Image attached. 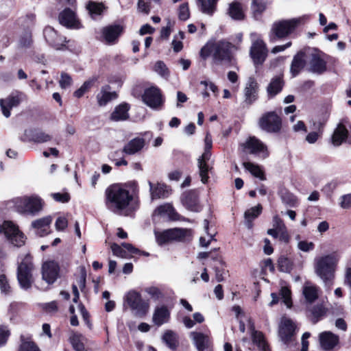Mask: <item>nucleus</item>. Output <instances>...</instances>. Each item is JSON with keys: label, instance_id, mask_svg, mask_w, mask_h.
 I'll list each match as a JSON object with an SVG mask.
<instances>
[{"label": "nucleus", "instance_id": "aec40b11", "mask_svg": "<svg viewBox=\"0 0 351 351\" xmlns=\"http://www.w3.org/2000/svg\"><path fill=\"white\" fill-rule=\"evenodd\" d=\"M295 328L296 326L295 324L290 319L283 317L281 319L279 327V336L285 343H287L289 341H291Z\"/></svg>", "mask_w": 351, "mask_h": 351}, {"label": "nucleus", "instance_id": "9d476101", "mask_svg": "<svg viewBox=\"0 0 351 351\" xmlns=\"http://www.w3.org/2000/svg\"><path fill=\"white\" fill-rule=\"evenodd\" d=\"M250 39L252 41L250 50L251 58L255 64H262L267 55L266 44L261 36L255 32L250 34Z\"/></svg>", "mask_w": 351, "mask_h": 351}, {"label": "nucleus", "instance_id": "cd10ccee", "mask_svg": "<svg viewBox=\"0 0 351 351\" xmlns=\"http://www.w3.org/2000/svg\"><path fill=\"white\" fill-rule=\"evenodd\" d=\"M123 27L119 25L106 27L102 30L103 37L106 43H112L120 36Z\"/></svg>", "mask_w": 351, "mask_h": 351}, {"label": "nucleus", "instance_id": "338daca9", "mask_svg": "<svg viewBox=\"0 0 351 351\" xmlns=\"http://www.w3.org/2000/svg\"><path fill=\"white\" fill-rule=\"evenodd\" d=\"M91 84V82H85L80 88H78L74 92V96L77 98L82 97L84 95V93L90 88Z\"/></svg>", "mask_w": 351, "mask_h": 351}, {"label": "nucleus", "instance_id": "37998d69", "mask_svg": "<svg viewBox=\"0 0 351 351\" xmlns=\"http://www.w3.org/2000/svg\"><path fill=\"white\" fill-rule=\"evenodd\" d=\"M282 82L280 77L273 79L267 86V93L269 96L274 97L281 91Z\"/></svg>", "mask_w": 351, "mask_h": 351}, {"label": "nucleus", "instance_id": "f704fd0d", "mask_svg": "<svg viewBox=\"0 0 351 351\" xmlns=\"http://www.w3.org/2000/svg\"><path fill=\"white\" fill-rule=\"evenodd\" d=\"M348 132L343 124H339L333 132L332 143L335 146H339L348 138Z\"/></svg>", "mask_w": 351, "mask_h": 351}, {"label": "nucleus", "instance_id": "79ce46f5", "mask_svg": "<svg viewBox=\"0 0 351 351\" xmlns=\"http://www.w3.org/2000/svg\"><path fill=\"white\" fill-rule=\"evenodd\" d=\"M310 311L313 317V322L316 323L321 317H324L326 314L328 308L324 303H320L313 306Z\"/></svg>", "mask_w": 351, "mask_h": 351}, {"label": "nucleus", "instance_id": "4468645a", "mask_svg": "<svg viewBox=\"0 0 351 351\" xmlns=\"http://www.w3.org/2000/svg\"><path fill=\"white\" fill-rule=\"evenodd\" d=\"M318 341L321 349L324 351H335L339 348V337L331 331L320 332L318 335Z\"/></svg>", "mask_w": 351, "mask_h": 351}, {"label": "nucleus", "instance_id": "ddd939ff", "mask_svg": "<svg viewBox=\"0 0 351 351\" xmlns=\"http://www.w3.org/2000/svg\"><path fill=\"white\" fill-rule=\"evenodd\" d=\"M259 127L270 133L278 132L281 129V119L274 112L264 114L258 121Z\"/></svg>", "mask_w": 351, "mask_h": 351}, {"label": "nucleus", "instance_id": "8fccbe9b", "mask_svg": "<svg viewBox=\"0 0 351 351\" xmlns=\"http://www.w3.org/2000/svg\"><path fill=\"white\" fill-rule=\"evenodd\" d=\"M154 70L156 73L160 75L162 77H167L169 72L165 64L162 61H158L156 62L154 66Z\"/></svg>", "mask_w": 351, "mask_h": 351}, {"label": "nucleus", "instance_id": "c9c22d12", "mask_svg": "<svg viewBox=\"0 0 351 351\" xmlns=\"http://www.w3.org/2000/svg\"><path fill=\"white\" fill-rule=\"evenodd\" d=\"M183 205L189 210L199 212L200 207L198 204L196 196L193 193H186L182 197Z\"/></svg>", "mask_w": 351, "mask_h": 351}, {"label": "nucleus", "instance_id": "3c124183", "mask_svg": "<svg viewBox=\"0 0 351 351\" xmlns=\"http://www.w3.org/2000/svg\"><path fill=\"white\" fill-rule=\"evenodd\" d=\"M251 8L254 14H260L265 10L266 3L263 0H252Z\"/></svg>", "mask_w": 351, "mask_h": 351}, {"label": "nucleus", "instance_id": "bf43d9fd", "mask_svg": "<svg viewBox=\"0 0 351 351\" xmlns=\"http://www.w3.org/2000/svg\"><path fill=\"white\" fill-rule=\"evenodd\" d=\"M52 198L60 203H66L70 199V195L68 193H53L51 194Z\"/></svg>", "mask_w": 351, "mask_h": 351}, {"label": "nucleus", "instance_id": "e2e57ef3", "mask_svg": "<svg viewBox=\"0 0 351 351\" xmlns=\"http://www.w3.org/2000/svg\"><path fill=\"white\" fill-rule=\"evenodd\" d=\"M19 351H40L39 348L32 341H23Z\"/></svg>", "mask_w": 351, "mask_h": 351}, {"label": "nucleus", "instance_id": "393cba45", "mask_svg": "<svg viewBox=\"0 0 351 351\" xmlns=\"http://www.w3.org/2000/svg\"><path fill=\"white\" fill-rule=\"evenodd\" d=\"M145 145L144 138L136 137L127 143L123 147L122 152L127 155H134L140 152Z\"/></svg>", "mask_w": 351, "mask_h": 351}, {"label": "nucleus", "instance_id": "0e129e2a", "mask_svg": "<svg viewBox=\"0 0 351 351\" xmlns=\"http://www.w3.org/2000/svg\"><path fill=\"white\" fill-rule=\"evenodd\" d=\"M145 292L149 295L154 300H158L162 298V294L160 290L156 287H150L145 289Z\"/></svg>", "mask_w": 351, "mask_h": 351}, {"label": "nucleus", "instance_id": "de8ad7c7", "mask_svg": "<svg viewBox=\"0 0 351 351\" xmlns=\"http://www.w3.org/2000/svg\"><path fill=\"white\" fill-rule=\"evenodd\" d=\"M278 267L280 271L282 272H290L293 269L292 261L285 256H280L278 261Z\"/></svg>", "mask_w": 351, "mask_h": 351}, {"label": "nucleus", "instance_id": "69168bd1", "mask_svg": "<svg viewBox=\"0 0 351 351\" xmlns=\"http://www.w3.org/2000/svg\"><path fill=\"white\" fill-rule=\"evenodd\" d=\"M137 7L139 12L145 14H148L150 11V3L149 0H138Z\"/></svg>", "mask_w": 351, "mask_h": 351}, {"label": "nucleus", "instance_id": "39448f33", "mask_svg": "<svg viewBox=\"0 0 351 351\" xmlns=\"http://www.w3.org/2000/svg\"><path fill=\"white\" fill-rule=\"evenodd\" d=\"M123 307L129 308L135 315L142 317L148 313L149 303L142 298L139 292L130 290L123 296Z\"/></svg>", "mask_w": 351, "mask_h": 351}, {"label": "nucleus", "instance_id": "1a4fd4ad", "mask_svg": "<svg viewBox=\"0 0 351 351\" xmlns=\"http://www.w3.org/2000/svg\"><path fill=\"white\" fill-rule=\"evenodd\" d=\"M4 232L5 236L16 247H21L25 244V237L12 221H6L0 224V233Z\"/></svg>", "mask_w": 351, "mask_h": 351}, {"label": "nucleus", "instance_id": "4d7b16f0", "mask_svg": "<svg viewBox=\"0 0 351 351\" xmlns=\"http://www.w3.org/2000/svg\"><path fill=\"white\" fill-rule=\"evenodd\" d=\"M204 230L206 232V234L208 235V237H210L209 239L206 240L204 237H201L199 238V244L202 247H208V245L210 244V241L212 239H213V237H214V234H209L208 232V221L207 219H205L204 221Z\"/></svg>", "mask_w": 351, "mask_h": 351}, {"label": "nucleus", "instance_id": "58836bf2", "mask_svg": "<svg viewBox=\"0 0 351 351\" xmlns=\"http://www.w3.org/2000/svg\"><path fill=\"white\" fill-rule=\"evenodd\" d=\"M86 8L92 18L101 15L107 8L103 3L93 1H89Z\"/></svg>", "mask_w": 351, "mask_h": 351}, {"label": "nucleus", "instance_id": "6e6552de", "mask_svg": "<svg viewBox=\"0 0 351 351\" xmlns=\"http://www.w3.org/2000/svg\"><path fill=\"white\" fill-rule=\"evenodd\" d=\"M156 241L159 245L173 241H182L191 235V230L184 228H172L162 232H154Z\"/></svg>", "mask_w": 351, "mask_h": 351}, {"label": "nucleus", "instance_id": "4be33fe9", "mask_svg": "<svg viewBox=\"0 0 351 351\" xmlns=\"http://www.w3.org/2000/svg\"><path fill=\"white\" fill-rule=\"evenodd\" d=\"M169 319L170 311L167 306L161 305L155 308L152 316V322L155 325L160 326L167 323Z\"/></svg>", "mask_w": 351, "mask_h": 351}, {"label": "nucleus", "instance_id": "2f4dec72", "mask_svg": "<svg viewBox=\"0 0 351 351\" xmlns=\"http://www.w3.org/2000/svg\"><path fill=\"white\" fill-rule=\"evenodd\" d=\"M20 99L18 96H9L5 99L0 100V106L2 112L5 117L10 115V110L19 105Z\"/></svg>", "mask_w": 351, "mask_h": 351}, {"label": "nucleus", "instance_id": "5fc2aeb1", "mask_svg": "<svg viewBox=\"0 0 351 351\" xmlns=\"http://www.w3.org/2000/svg\"><path fill=\"white\" fill-rule=\"evenodd\" d=\"M111 250L113 254L116 256L123 258H128V254L122 245L120 246L118 244L113 243L111 245Z\"/></svg>", "mask_w": 351, "mask_h": 351}, {"label": "nucleus", "instance_id": "0eeeda50", "mask_svg": "<svg viewBox=\"0 0 351 351\" xmlns=\"http://www.w3.org/2000/svg\"><path fill=\"white\" fill-rule=\"evenodd\" d=\"M204 142V152L198 158L197 165L201 181L202 183L206 184L208 180V171L212 169L209 162L211 158L212 138L209 134L206 135Z\"/></svg>", "mask_w": 351, "mask_h": 351}, {"label": "nucleus", "instance_id": "72a5a7b5", "mask_svg": "<svg viewBox=\"0 0 351 351\" xmlns=\"http://www.w3.org/2000/svg\"><path fill=\"white\" fill-rule=\"evenodd\" d=\"M116 93L110 92V87L108 86L102 87L100 92L97 95V103L100 106L106 105L108 102L116 99Z\"/></svg>", "mask_w": 351, "mask_h": 351}, {"label": "nucleus", "instance_id": "e433bc0d", "mask_svg": "<svg viewBox=\"0 0 351 351\" xmlns=\"http://www.w3.org/2000/svg\"><path fill=\"white\" fill-rule=\"evenodd\" d=\"M262 211L261 205L258 204L254 206L245 212L244 217L245 220V226L248 229H251L253 226L252 221L256 219Z\"/></svg>", "mask_w": 351, "mask_h": 351}, {"label": "nucleus", "instance_id": "ea45409f", "mask_svg": "<svg viewBox=\"0 0 351 351\" xmlns=\"http://www.w3.org/2000/svg\"><path fill=\"white\" fill-rule=\"evenodd\" d=\"M228 14L232 19L234 20H242L245 16L241 4L237 2H233L230 4Z\"/></svg>", "mask_w": 351, "mask_h": 351}, {"label": "nucleus", "instance_id": "a211bd4d", "mask_svg": "<svg viewBox=\"0 0 351 351\" xmlns=\"http://www.w3.org/2000/svg\"><path fill=\"white\" fill-rule=\"evenodd\" d=\"M59 265L53 261L45 262L42 266L43 279L48 284H53L59 275Z\"/></svg>", "mask_w": 351, "mask_h": 351}, {"label": "nucleus", "instance_id": "423d86ee", "mask_svg": "<svg viewBox=\"0 0 351 351\" xmlns=\"http://www.w3.org/2000/svg\"><path fill=\"white\" fill-rule=\"evenodd\" d=\"M34 265L32 257L26 255L19 264L17 268V280L20 287L23 289H28L33 283Z\"/></svg>", "mask_w": 351, "mask_h": 351}, {"label": "nucleus", "instance_id": "20e7f679", "mask_svg": "<svg viewBox=\"0 0 351 351\" xmlns=\"http://www.w3.org/2000/svg\"><path fill=\"white\" fill-rule=\"evenodd\" d=\"M16 210L23 214L35 215L43 209L44 200L37 195L18 197L13 200Z\"/></svg>", "mask_w": 351, "mask_h": 351}, {"label": "nucleus", "instance_id": "c85d7f7f", "mask_svg": "<svg viewBox=\"0 0 351 351\" xmlns=\"http://www.w3.org/2000/svg\"><path fill=\"white\" fill-rule=\"evenodd\" d=\"M190 335L198 351H204L209 347L210 341L208 335L198 332H192Z\"/></svg>", "mask_w": 351, "mask_h": 351}, {"label": "nucleus", "instance_id": "7ed1b4c3", "mask_svg": "<svg viewBox=\"0 0 351 351\" xmlns=\"http://www.w3.org/2000/svg\"><path fill=\"white\" fill-rule=\"evenodd\" d=\"M308 20V16L303 15L297 18L281 19L273 23L269 32L271 41L276 38L282 39L291 34L295 29Z\"/></svg>", "mask_w": 351, "mask_h": 351}, {"label": "nucleus", "instance_id": "864d4df0", "mask_svg": "<svg viewBox=\"0 0 351 351\" xmlns=\"http://www.w3.org/2000/svg\"><path fill=\"white\" fill-rule=\"evenodd\" d=\"M72 78L71 76L66 73H62L60 75V78L59 80V85L61 88L62 89H66L71 86L72 85Z\"/></svg>", "mask_w": 351, "mask_h": 351}, {"label": "nucleus", "instance_id": "a18cd8bd", "mask_svg": "<svg viewBox=\"0 0 351 351\" xmlns=\"http://www.w3.org/2000/svg\"><path fill=\"white\" fill-rule=\"evenodd\" d=\"M243 166L254 176L262 180H265L264 173L258 165L250 162H243Z\"/></svg>", "mask_w": 351, "mask_h": 351}, {"label": "nucleus", "instance_id": "9b49d317", "mask_svg": "<svg viewBox=\"0 0 351 351\" xmlns=\"http://www.w3.org/2000/svg\"><path fill=\"white\" fill-rule=\"evenodd\" d=\"M232 47H234L232 44L227 41L215 42L213 46L214 61L221 64H230L232 60Z\"/></svg>", "mask_w": 351, "mask_h": 351}, {"label": "nucleus", "instance_id": "a878e982", "mask_svg": "<svg viewBox=\"0 0 351 351\" xmlns=\"http://www.w3.org/2000/svg\"><path fill=\"white\" fill-rule=\"evenodd\" d=\"M249 327L252 333L253 343L256 345L260 351H269V346L265 341L263 334L261 332L254 330V325L251 320H249Z\"/></svg>", "mask_w": 351, "mask_h": 351}, {"label": "nucleus", "instance_id": "052dcab7", "mask_svg": "<svg viewBox=\"0 0 351 351\" xmlns=\"http://www.w3.org/2000/svg\"><path fill=\"white\" fill-rule=\"evenodd\" d=\"M0 289L2 293L6 294L10 292V286L5 275L3 274H0Z\"/></svg>", "mask_w": 351, "mask_h": 351}, {"label": "nucleus", "instance_id": "13d9d810", "mask_svg": "<svg viewBox=\"0 0 351 351\" xmlns=\"http://www.w3.org/2000/svg\"><path fill=\"white\" fill-rule=\"evenodd\" d=\"M339 206L343 209L351 208V193L343 195L339 197Z\"/></svg>", "mask_w": 351, "mask_h": 351}, {"label": "nucleus", "instance_id": "a19ab883", "mask_svg": "<svg viewBox=\"0 0 351 351\" xmlns=\"http://www.w3.org/2000/svg\"><path fill=\"white\" fill-rule=\"evenodd\" d=\"M162 341L171 349H176L178 344V335L173 330H169L165 332Z\"/></svg>", "mask_w": 351, "mask_h": 351}, {"label": "nucleus", "instance_id": "774afa93", "mask_svg": "<svg viewBox=\"0 0 351 351\" xmlns=\"http://www.w3.org/2000/svg\"><path fill=\"white\" fill-rule=\"evenodd\" d=\"M34 138L37 143H45L51 139V136L43 132H39L35 134Z\"/></svg>", "mask_w": 351, "mask_h": 351}, {"label": "nucleus", "instance_id": "f3484780", "mask_svg": "<svg viewBox=\"0 0 351 351\" xmlns=\"http://www.w3.org/2000/svg\"><path fill=\"white\" fill-rule=\"evenodd\" d=\"M43 36L47 43L56 49H61L65 46V43H66V38L58 34L57 31L51 26L45 27Z\"/></svg>", "mask_w": 351, "mask_h": 351}, {"label": "nucleus", "instance_id": "f8f14e48", "mask_svg": "<svg viewBox=\"0 0 351 351\" xmlns=\"http://www.w3.org/2000/svg\"><path fill=\"white\" fill-rule=\"evenodd\" d=\"M142 101L154 110L160 109L164 102L160 90L156 86L145 89L142 95Z\"/></svg>", "mask_w": 351, "mask_h": 351}, {"label": "nucleus", "instance_id": "dca6fc26", "mask_svg": "<svg viewBox=\"0 0 351 351\" xmlns=\"http://www.w3.org/2000/svg\"><path fill=\"white\" fill-rule=\"evenodd\" d=\"M58 21L60 24L69 29H78L82 27L75 11L70 8H65L60 12Z\"/></svg>", "mask_w": 351, "mask_h": 351}, {"label": "nucleus", "instance_id": "6ab92c4d", "mask_svg": "<svg viewBox=\"0 0 351 351\" xmlns=\"http://www.w3.org/2000/svg\"><path fill=\"white\" fill-rule=\"evenodd\" d=\"M325 55L316 49L311 53L310 70L317 74L323 73L326 71V61Z\"/></svg>", "mask_w": 351, "mask_h": 351}, {"label": "nucleus", "instance_id": "7c9ffc66", "mask_svg": "<svg viewBox=\"0 0 351 351\" xmlns=\"http://www.w3.org/2000/svg\"><path fill=\"white\" fill-rule=\"evenodd\" d=\"M257 83L250 78L245 88V102L247 104H252L257 99Z\"/></svg>", "mask_w": 351, "mask_h": 351}, {"label": "nucleus", "instance_id": "49530a36", "mask_svg": "<svg viewBox=\"0 0 351 351\" xmlns=\"http://www.w3.org/2000/svg\"><path fill=\"white\" fill-rule=\"evenodd\" d=\"M184 39V33L180 31L177 34L174 35L171 42V47L176 53H178L183 49L182 40Z\"/></svg>", "mask_w": 351, "mask_h": 351}, {"label": "nucleus", "instance_id": "c03bdc74", "mask_svg": "<svg viewBox=\"0 0 351 351\" xmlns=\"http://www.w3.org/2000/svg\"><path fill=\"white\" fill-rule=\"evenodd\" d=\"M198 1L204 14L212 15L215 11L217 0H198Z\"/></svg>", "mask_w": 351, "mask_h": 351}, {"label": "nucleus", "instance_id": "4c0bfd02", "mask_svg": "<svg viewBox=\"0 0 351 351\" xmlns=\"http://www.w3.org/2000/svg\"><path fill=\"white\" fill-rule=\"evenodd\" d=\"M69 341L75 351H86L84 343L86 337L80 333L73 332L69 337Z\"/></svg>", "mask_w": 351, "mask_h": 351}, {"label": "nucleus", "instance_id": "c756f323", "mask_svg": "<svg viewBox=\"0 0 351 351\" xmlns=\"http://www.w3.org/2000/svg\"><path fill=\"white\" fill-rule=\"evenodd\" d=\"M319 288L311 282H306L302 288V294L307 303L314 302L319 296Z\"/></svg>", "mask_w": 351, "mask_h": 351}, {"label": "nucleus", "instance_id": "603ef678", "mask_svg": "<svg viewBox=\"0 0 351 351\" xmlns=\"http://www.w3.org/2000/svg\"><path fill=\"white\" fill-rule=\"evenodd\" d=\"M280 295L283 300L285 304L290 308L292 305L291 299V291L286 287H283L281 288L280 291Z\"/></svg>", "mask_w": 351, "mask_h": 351}, {"label": "nucleus", "instance_id": "09e8293b", "mask_svg": "<svg viewBox=\"0 0 351 351\" xmlns=\"http://www.w3.org/2000/svg\"><path fill=\"white\" fill-rule=\"evenodd\" d=\"M215 278L217 282H222L224 280V276L226 274L224 263L222 261H219L217 265L215 266Z\"/></svg>", "mask_w": 351, "mask_h": 351}, {"label": "nucleus", "instance_id": "f257e3e1", "mask_svg": "<svg viewBox=\"0 0 351 351\" xmlns=\"http://www.w3.org/2000/svg\"><path fill=\"white\" fill-rule=\"evenodd\" d=\"M132 194L123 186L114 184L105 191L106 208L117 215H127L128 211L134 210V202H136L138 189H132Z\"/></svg>", "mask_w": 351, "mask_h": 351}, {"label": "nucleus", "instance_id": "f03ea898", "mask_svg": "<svg viewBox=\"0 0 351 351\" xmlns=\"http://www.w3.org/2000/svg\"><path fill=\"white\" fill-rule=\"evenodd\" d=\"M339 260L337 252L322 255L315 259V272L326 285H331Z\"/></svg>", "mask_w": 351, "mask_h": 351}, {"label": "nucleus", "instance_id": "2eb2a0df", "mask_svg": "<svg viewBox=\"0 0 351 351\" xmlns=\"http://www.w3.org/2000/svg\"><path fill=\"white\" fill-rule=\"evenodd\" d=\"M243 149L250 154L259 156L263 158L269 156L267 146L254 136L250 137L242 144Z\"/></svg>", "mask_w": 351, "mask_h": 351}, {"label": "nucleus", "instance_id": "412c9836", "mask_svg": "<svg viewBox=\"0 0 351 351\" xmlns=\"http://www.w3.org/2000/svg\"><path fill=\"white\" fill-rule=\"evenodd\" d=\"M51 222V217L47 216L33 221L31 226L36 230L38 235L44 237L49 233Z\"/></svg>", "mask_w": 351, "mask_h": 351}, {"label": "nucleus", "instance_id": "bb28decb", "mask_svg": "<svg viewBox=\"0 0 351 351\" xmlns=\"http://www.w3.org/2000/svg\"><path fill=\"white\" fill-rule=\"evenodd\" d=\"M154 215H159L162 217H167L171 220H178L179 215L176 212L175 209L170 204H165L158 206L154 212Z\"/></svg>", "mask_w": 351, "mask_h": 351}, {"label": "nucleus", "instance_id": "680f3d73", "mask_svg": "<svg viewBox=\"0 0 351 351\" xmlns=\"http://www.w3.org/2000/svg\"><path fill=\"white\" fill-rule=\"evenodd\" d=\"M190 12L187 3L181 5L179 8L178 17L180 20L186 21L189 18Z\"/></svg>", "mask_w": 351, "mask_h": 351}, {"label": "nucleus", "instance_id": "6e6d98bb", "mask_svg": "<svg viewBox=\"0 0 351 351\" xmlns=\"http://www.w3.org/2000/svg\"><path fill=\"white\" fill-rule=\"evenodd\" d=\"M214 43H208L202 48L200 56L203 59H206L210 55H212L213 58L214 57Z\"/></svg>", "mask_w": 351, "mask_h": 351}, {"label": "nucleus", "instance_id": "473e14b6", "mask_svg": "<svg viewBox=\"0 0 351 351\" xmlns=\"http://www.w3.org/2000/svg\"><path fill=\"white\" fill-rule=\"evenodd\" d=\"M130 106L123 103L117 106L110 116V119L114 121H125L128 119Z\"/></svg>", "mask_w": 351, "mask_h": 351}, {"label": "nucleus", "instance_id": "b1692460", "mask_svg": "<svg viewBox=\"0 0 351 351\" xmlns=\"http://www.w3.org/2000/svg\"><path fill=\"white\" fill-rule=\"evenodd\" d=\"M151 199L166 198L171 194V189L164 184H157L154 186L150 181L148 182Z\"/></svg>", "mask_w": 351, "mask_h": 351}, {"label": "nucleus", "instance_id": "5701e85b", "mask_svg": "<svg viewBox=\"0 0 351 351\" xmlns=\"http://www.w3.org/2000/svg\"><path fill=\"white\" fill-rule=\"evenodd\" d=\"M306 65V54L304 51H299L293 58L290 66V72L293 77L297 76Z\"/></svg>", "mask_w": 351, "mask_h": 351}]
</instances>
